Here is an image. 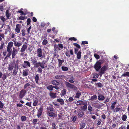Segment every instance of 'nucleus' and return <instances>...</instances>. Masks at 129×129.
<instances>
[{"label":"nucleus","instance_id":"37998d69","mask_svg":"<svg viewBox=\"0 0 129 129\" xmlns=\"http://www.w3.org/2000/svg\"><path fill=\"white\" fill-rule=\"evenodd\" d=\"M61 69L63 71H67L68 70V68L67 67L64 66H62Z\"/></svg>","mask_w":129,"mask_h":129},{"label":"nucleus","instance_id":"6e6552de","mask_svg":"<svg viewBox=\"0 0 129 129\" xmlns=\"http://www.w3.org/2000/svg\"><path fill=\"white\" fill-rule=\"evenodd\" d=\"M26 93V91L24 89H22L19 93V98L20 99H22L25 96Z\"/></svg>","mask_w":129,"mask_h":129},{"label":"nucleus","instance_id":"412c9836","mask_svg":"<svg viewBox=\"0 0 129 129\" xmlns=\"http://www.w3.org/2000/svg\"><path fill=\"white\" fill-rule=\"evenodd\" d=\"M58 61V66L59 67H60L62 65V63L64 61V59L61 60L57 58Z\"/></svg>","mask_w":129,"mask_h":129},{"label":"nucleus","instance_id":"473e14b6","mask_svg":"<svg viewBox=\"0 0 129 129\" xmlns=\"http://www.w3.org/2000/svg\"><path fill=\"white\" fill-rule=\"evenodd\" d=\"M93 104H95L94 106L98 109H100L101 107V105L96 102L94 103Z\"/></svg>","mask_w":129,"mask_h":129},{"label":"nucleus","instance_id":"2eb2a0df","mask_svg":"<svg viewBox=\"0 0 129 129\" xmlns=\"http://www.w3.org/2000/svg\"><path fill=\"white\" fill-rule=\"evenodd\" d=\"M29 70L28 69H25L23 71L22 75L24 77L27 76L28 74Z\"/></svg>","mask_w":129,"mask_h":129},{"label":"nucleus","instance_id":"ddd939ff","mask_svg":"<svg viewBox=\"0 0 129 129\" xmlns=\"http://www.w3.org/2000/svg\"><path fill=\"white\" fill-rule=\"evenodd\" d=\"M21 25L20 24H17L16 26L15 29V31L17 33H19L20 32V29L21 28Z\"/></svg>","mask_w":129,"mask_h":129},{"label":"nucleus","instance_id":"f3484780","mask_svg":"<svg viewBox=\"0 0 129 129\" xmlns=\"http://www.w3.org/2000/svg\"><path fill=\"white\" fill-rule=\"evenodd\" d=\"M48 114L49 116L53 117H55L57 116V115L53 112H48Z\"/></svg>","mask_w":129,"mask_h":129},{"label":"nucleus","instance_id":"e2e57ef3","mask_svg":"<svg viewBox=\"0 0 129 129\" xmlns=\"http://www.w3.org/2000/svg\"><path fill=\"white\" fill-rule=\"evenodd\" d=\"M22 36H25L26 35V34L25 33V31L24 29H23L22 31Z\"/></svg>","mask_w":129,"mask_h":129},{"label":"nucleus","instance_id":"c85d7f7f","mask_svg":"<svg viewBox=\"0 0 129 129\" xmlns=\"http://www.w3.org/2000/svg\"><path fill=\"white\" fill-rule=\"evenodd\" d=\"M49 95L51 98H55L56 97V93L51 92Z\"/></svg>","mask_w":129,"mask_h":129},{"label":"nucleus","instance_id":"774afa93","mask_svg":"<svg viewBox=\"0 0 129 129\" xmlns=\"http://www.w3.org/2000/svg\"><path fill=\"white\" fill-rule=\"evenodd\" d=\"M52 129H56V125L55 123H53L52 124Z\"/></svg>","mask_w":129,"mask_h":129},{"label":"nucleus","instance_id":"603ef678","mask_svg":"<svg viewBox=\"0 0 129 129\" xmlns=\"http://www.w3.org/2000/svg\"><path fill=\"white\" fill-rule=\"evenodd\" d=\"M8 53L7 55L5 57L4 59L5 60L8 57H9L11 54V53L10 52H8Z\"/></svg>","mask_w":129,"mask_h":129},{"label":"nucleus","instance_id":"a211bd4d","mask_svg":"<svg viewBox=\"0 0 129 129\" xmlns=\"http://www.w3.org/2000/svg\"><path fill=\"white\" fill-rule=\"evenodd\" d=\"M27 45L25 44H23L21 49L20 52H24L25 51L26 49L27 48Z\"/></svg>","mask_w":129,"mask_h":129},{"label":"nucleus","instance_id":"58836bf2","mask_svg":"<svg viewBox=\"0 0 129 129\" xmlns=\"http://www.w3.org/2000/svg\"><path fill=\"white\" fill-rule=\"evenodd\" d=\"M38 99L34 100V102L33 104V106H36L37 105L38 103Z\"/></svg>","mask_w":129,"mask_h":129},{"label":"nucleus","instance_id":"7ed1b4c3","mask_svg":"<svg viewBox=\"0 0 129 129\" xmlns=\"http://www.w3.org/2000/svg\"><path fill=\"white\" fill-rule=\"evenodd\" d=\"M108 67V65H105L102 67H101L100 71L99 72V74L100 76H101L107 70Z\"/></svg>","mask_w":129,"mask_h":129},{"label":"nucleus","instance_id":"0e129e2a","mask_svg":"<svg viewBox=\"0 0 129 129\" xmlns=\"http://www.w3.org/2000/svg\"><path fill=\"white\" fill-rule=\"evenodd\" d=\"M69 39L71 41L73 40L75 41H76L77 40V39L74 37L70 38Z\"/></svg>","mask_w":129,"mask_h":129},{"label":"nucleus","instance_id":"e433bc0d","mask_svg":"<svg viewBox=\"0 0 129 129\" xmlns=\"http://www.w3.org/2000/svg\"><path fill=\"white\" fill-rule=\"evenodd\" d=\"M126 76L129 77V72H125L121 75V77L122 76L126 77Z\"/></svg>","mask_w":129,"mask_h":129},{"label":"nucleus","instance_id":"4c0bfd02","mask_svg":"<svg viewBox=\"0 0 129 129\" xmlns=\"http://www.w3.org/2000/svg\"><path fill=\"white\" fill-rule=\"evenodd\" d=\"M63 77V75H57L55 76V78L56 79H61Z\"/></svg>","mask_w":129,"mask_h":129},{"label":"nucleus","instance_id":"c9c22d12","mask_svg":"<svg viewBox=\"0 0 129 129\" xmlns=\"http://www.w3.org/2000/svg\"><path fill=\"white\" fill-rule=\"evenodd\" d=\"M98 88H101L102 87V84L101 83H95L94 84Z\"/></svg>","mask_w":129,"mask_h":129},{"label":"nucleus","instance_id":"dca6fc26","mask_svg":"<svg viewBox=\"0 0 129 129\" xmlns=\"http://www.w3.org/2000/svg\"><path fill=\"white\" fill-rule=\"evenodd\" d=\"M15 64L13 63H11L9 65L8 70L10 71H12L13 68L15 67Z\"/></svg>","mask_w":129,"mask_h":129},{"label":"nucleus","instance_id":"338daca9","mask_svg":"<svg viewBox=\"0 0 129 129\" xmlns=\"http://www.w3.org/2000/svg\"><path fill=\"white\" fill-rule=\"evenodd\" d=\"M4 105V104L1 101H0V108H3Z\"/></svg>","mask_w":129,"mask_h":129},{"label":"nucleus","instance_id":"a878e982","mask_svg":"<svg viewBox=\"0 0 129 129\" xmlns=\"http://www.w3.org/2000/svg\"><path fill=\"white\" fill-rule=\"evenodd\" d=\"M57 101L58 102H59L61 105H63L64 104V100L61 98L58 99L57 100Z\"/></svg>","mask_w":129,"mask_h":129},{"label":"nucleus","instance_id":"9b49d317","mask_svg":"<svg viewBox=\"0 0 129 129\" xmlns=\"http://www.w3.org/2000/svg\"><path fill=\"white\" fill-rule=\"evenodd\" d=\"M98 98L99 100L100 101H102L105 99V97L102 94L98 93Z\"/></svg>","mask_w":129,"mask_h":129},{"label":"nucleus","instance_id":"2f4dec72","mask_svg":"<svg viewBox=\"0 0 129 129\" xmlns=\"http://www.w3.org/2000/svg\"><path fill=\"white\" fill-rule=\"evenodd\" d=\"M46 88L48 90L52 91L53 90L54 86H53L52 85H50L47 86Z\"/></svg>","mask_w":129,"mask_h":129},{"label":"nucleus","instance_id":"6ab92c4d","mask_svg":"<svg viewBox=\"0 0 129 129\" xmlns=\"http://www.w3.org/2000/svg\"><path fill=\"white\" fill-rule=\"evenodd\" d=\"M50 106L49 107L47 108V110H49L50 112H55V110L53 107V106L51 104H50Z\"/></svg>","mask_w":129,"mask_h":129},{"label":"nucleus","instance_id":"c756f323","mask_svg":"<svg viewBox=\"0 0 129 129\" xmlns=\"http://www.w3.org/2000/svg\"><path fill=\"white\" fill-rule=\"evenodd\" d=\"M81 95V93L79 91H78L76 93L75 96V97L76 98H79Z\"/></svg>","mask_w":129,"mask_h":129},{"label":"nucleus","instance_id":"c03bdc74","mask_svg":"<svg viewBox=\"0 0 129 129\" xmlns=\"http://www.w3.org/2000/svg\"><path fill=\"white\" fill-rule=\"evenodd\" d=\"M88 109L89 111L91 113V111L93 110V108L92 106L90 105H89L88 106Z\"/></svg>","mask_w":129,"mask_h":129},{"label":"nucleus","instance_id":"49530a36","mask_svg":"<svg viewBox=\"0 0 129 129\" xmlns=\"http://www.w3.org/2000/svg\"><path fill=\"white\" fill-rule=\"evenodd\" d=\"M48 42L47 40L44 39L42 42V44L43 45H45L47 44Z\"/></svg>","mask_w":129,"mask_h":129},{"label":"nucleus","instance_id":"39448f33","mask_svg":"<svg viewBox=\"0 0 129 129\" xmlns=\"http://www.w3.org/2000/svg\"><path fill=\"white\" fill-rule=\"evenodd\" d=\"M64 83L66 85V86L67 87L70 88H71L74 89H75L77 88L74 85L72 84L67 82L65 81L64 82Z\"/></svg>","mask_w":129,"mask_h":129},{"label":"nucleus","instance_id":"8fccbe9b","mask_svg":"<svg viewBox=\"0 0 129 129\" xmlns=\"http://www.w3.org/2000/svg\"><path fill=\"white\" fill-rule=\"evenodd\" d=\"M58 46L59 47V48H58V50H60V48H61V49H63V45L62 44H58Z\"/></svg>","mask_w":129,"mask_h":129},{"label":"nucleus","instance_id":"b1692460","mask_svg":"<svg viewBox=\"0 0 129 129\" xmlns=\"http://www.w3.org/2000/svg\"><path fill=\"white\" fill-rule=\"evenodd\" d=\"M51 83L53 85L55 86H58L60 84V83L56 80L52 81Z\"/></svg>","mask_w":129,"mask_h":129},{"label":"nucleus","instance_id":"6e6d98bb","mask_svg":"<svg viewBox=\"0 0 129 129\" xmlns=\"http://www.w3.org/2000/svg\"><path fill=\"white\" fill-rule=\"evenodd\" d=\"M31 22V19L30 18L28 19L27 20V25H29Z\"/></svg>","mask_w":129,"mask_h":129},{"label":"nucleus","instance_id":"393cba45","mask_svg":"<svg viewBox=\"0 0 129 129\" xmlns=\"http://www.w3.org/2000/svg\"><path fill=\"white\" fill-rule=\"evenodd\" d=\"M35 79L36 83L38 85H40V83L38 82V80L39 79V76L38 74H37L36 75Z\"/></svg>","mask_w":129,"mask_h":129},{"label":"nucleus","instance_id":"052dcab7","mask_svg":"<svg viewBox=\"0 0 129 129\" xmlns=\"http://www.w3.org/2000/svg\"><path fill=\"white\" fill-rule=\"evenodd\" d=\"M42 69V68L40 67L38 68L37 69V71L39 73H41L43 71Z\"/></svg>","mask_w":129,"mask_h":129},{"label":"nucleus","instance_id":"20e7f679","mask_svg":"<svg viewBox=\"0 0 129 129\" xmlns=\"http://www.w3.org/2000/svg\"><path fill=\"white\" fill-rule=\"evenodd\" d=\"M13 44H14V43L12 41H10L8 43L6 50L8 52H10L11 53V48L13 46Z\"/></svg>","mask_w":129,"mask_h":129},{"label":"nucleus","instance_id":"bf43d9fd","mask_svg":"<svg viewBox=\"0 0 129 129\" xmlns=\"http://www.w3.org/2000/svg\"><path fill=\"white\" fill-rule=\"evenodd\" d=\"M4 42H2L0 45V50L4 48Z\"/></svg>","mask_w":129,"mask_h":129},{"label":"nucleus","instance_id":"72a5a7b5","mask_svg":"<svg viewBox=\"0 0 129 129\" xmlns=\"http://www.w3.org/2000/svg\"><path fill=\"white\" fill-rule=\"evenodd\" d=\"M76 54H77V58L78 59H80L81 58V52L80 51H79Z\"/></svg>","mask_w":129,"mask_h":129},{"label":"nucleus","instance_id":"69168bd1","mask_svg":"<svg viewBox=\"0 0 129 129\" xmlns=\"http://www.w3.org/2000/svg\"><path fill=\"white\" fill-rule=\"evenodd\" d=\"M94 56L97 59H98L100 57V56L96 54H94Z\"/></svg>","mask_w":129,"mask_h":129},{"label":"nucleus","instance_id":"a19ab883","mask_svg":"<svg viewBox=\"0 0 129 129\" xmlns=\"http://www.w3.org/2000/svg\"><path fill=\"white\" fill-rule=\"evenodd\" d=\"M127 119V116L125 115H123L122 117V119L123 121H126Z\"/></svg>","mask_w":129,"mask_h":129},{"label":"nucleus","instance_id":"f8f14e48","mask_svg":"<svg viewBox=\"0 0 129 129\" xmlns=\"http://www.w3.org/2000/svg\"><path fill=\"white\" fill-rule=\"evenodd\" d=\"M43 111V108L42 107H40L38 110L37 116L38 118L41 116Z\"/></svg>","mask_w":129,"mask_h":129},{"label":"nucleus","instance_id":"3c124183","mask_svg":"<svg viewBox=\"0 0 129 129\" xmlns=\"http://www.w3.org/2000/svg\"><path fill=\"white\" fill-rule=\"evenodd\" d=\"M0 19L3 22L6 21L7 20L4 17L2 16H0Z\"/></svg>","mask_w":129,"mask_h":129},{"label":"nucleus","instance_id":"4468645a","mask_svg":"<svg viewBox=\"0 0 129 129\" xmlns=\"http://www.w3.org/2000/svg\"><path fill=\"white\" fill-rule=\"evenodd\" d=\"M18 68L17 66L15 65L14 69L13 72V76H15L16 75L18 72Z\"/></svg>","mask_w":129,"mask_h":129},{"label":"nucleus","instance_id":"4be33fe9","mask_svg":"<svg viewBox=\"0 0 129 129\" xmlns=\"http://www.w3.org/2000/svg\"><path fill=\"white\" fill-rule=\"evenodd\" d=\"M85 102L83 101L82 100H78L77 101V103H77L76 104V105L77 106L78 105H83L84 104V103Z\"/></svg>","mask_w":129,"mask_h":129},{"label":"nucleus","instance_id":"0eeeda50","mask_svg":"<svg viewBox=\"0 0 129 129\" xmlns=\"http://www.w3.org/2000/svg\"><path fill=\"white\" fill-rule=\"evenodd\" d=\"M76 114L78 118H81L83 116L84 113L82 111L79 109L77 110V113H76Z\"/></svg>","mask_w":129,"mask_h":129},{"label":"nucleus","instance_id":"de8ad7c7","mask_svg":"<svg viewBox=\"0 0 129 129\" xmlns=\"http://www.w3.org/2000/svg\"><path fill=\"white\" fill-rule=\"evenodd\" d=\"M73 45L75 46L78 49H80L81 47L77 43H74Z\"/></svg>","mask_w":129,"mask_h":129},{"label":"nucleus","instance_id":"f704fd0d","mask_svg":"<svg viewBox=\"0 0 129 129\" xmlns=\"http://www.w3.org/2000/svg\"><path fill=\"white\" fill-rule=\"evenodd\" d=\"M117 102V101L116 100V101L114 102L113 103H112L111 105V108L112 110L114 109L115 107V105Z\"/></svg>","mask_w":129,"mask_h":129},{"label":"nucleus","instance_id":"cd10ccee","mask_svg":"<svg viewBox=\"0 0 129 129\" xmlns=\"http://www.w3.org/2000/svg\"><path fill=\"white\" fill-rule=\"evenodd\" d=\"M5 14L7 19H9V17L11 16V14L9 13L8 10H6L5 12Z\"/></svg>","mask_w":129,"mask_h":129},{"label":"nucleus","instance_id":"1a4fd4ad","mask_svg":"<svg viewBox=\"0 0 129 129\" xmlns=\"http://www.w3.org/2000/svg\"><path fill=\"white\" fill-rule=\"evenodd\" d=\"M31 66V64L29 62L27 61H24L23 63L22 64V67L24 68L27 69L29 67Z\"/></svg>","mask_w":129,"mask_h":129},{"label":"nucleus","instance_id":"bb28decb","mask_svg":"<svg viewBox=\"0 0 129 129\" xmlns=\"http://www.w3.org/2000/svg\"><path fill=\"white\" fill-rule=\"evenodd\" d=\"M66 93V90L65 89H64L61 91L60 95L61 97L64 96Z\"/></svg>","mask_w":129,"mask_h":129},{"label":"nucleus","instance_id":"13d9d810","mask_svg":"<svg viewBox=\"0 0 129 129\" xmlns=\"http://www.w3.org/2000/svg\"><path fill=\"white\" fill-rule=\"evenodd\" d=\"M99 76V75L98 74L96 73H95L93 75V77L95 78H97Z\"/></svg>","mask_w":129,"mask_h":129},{"label":"nucleus","instance_id":"09e8293b","mask_svg":"<svg viewBox=\"0 0 129 129\" xmlns=\"http://www.w3.org/2000/svg\"><path fill=\"white\" fill-rule=\"evenodd\" d=\"M40 62H37L34 64V67L35 68H39L40 66Z\"/></svg>","mask_w":129,"mask_h":129},{"label":"nucleus","instance_id":"a18cd8bd","mask_svg":"<svg viewBox=\"0 0 129 129\" xmlns=\"http://www.w3.org/2000/svg\"><path fill=\"white\" fill-rule=\"evenodd\" d=\"M86 125V124L85 123H81L80 124V128L83 129Z\"/></svg>","mask_w":129,"mask_h":129},{"label":"nucleus","instance_id":"7c9ffc66","mask_svg":"<svg viewBox=\"0 0 129 129\" xmlns=\"http://www.w3.org/2000/svg\"><path fill=\"white\" fill-rule=\"evenodd\" d=\"M97 99V96L96 95H94L92 96L90 98V100L91 101H94Z\"/></svg>","mask_w":129,"mask_h":129},{"label":"nucleus","instance_id":"aec40b11","mask_svg":"<svg viewBox=\"0 0 129 129\" xmlns=\"http://www.w3.org/2000/svg\"><path fill=\"white\" fill-rule=\"evenodd\" d=\"M31 63L32 65H34L37 62V60L35 57H31Z\"/></svg>","mask_w":129,"mask_h":129},{"label":"nucleus","instance_id":"9d476101","mask_svg":"<svg viewBox=\"0 0 129 129\" xmlns=\"http://www.w3.org/2000/svg\"><path fill=\"white\" fill-rule=\"evenodd\" d=\"M12 41L14 42V45L16 47H19L22 45L21 42H19L16 40L13 39Z\"/></svg>","mask_w":129,"mask_h":129},{"label":"nucleus","instance_id":"423d86ee","mask_svg":"<svg viewBox=\"0 0 129 129\" xmlns=\"http://www.w3.org/2000/svg\"><path fill=\"white\" fill-rule=\"evenodd\" d=\"M18 51L17 50L15 49L14 47L13 48L12 51H11L12 58H14L17 54Z\"/></svg>","mask_w":129,"mask_h":129},{"label":"nucleus","instance_id":"4d7b16f0","mask_svg":"<svg viewBox=\"0 0 129 129\" xmlns=\"http://www.w3.org/2000/svg\"><path fill=\"white\" fill-rule=\"evenodd\" d=\"M37 122V120L36 119H34L33 120V124L35 125Z\"/></svg>","mask_w":129,"mask_h":129},{"label":"nucleus","instance_id":"680f3d73","mask_svg":"<svg viewBox=\"0 0 129 129\" xmlns=\"http://www.w3.org/2000/svg\"><path fill=\"white\" fill-rule=\"evenodd\" d=\"M109 98H106V99L105 100L104 103H105L106 104V105L107 106H108V105H107V103L108 102H109Z\"/></svg>","mask_w":129,"mask_h":129},{"label":"nucleus","instance_id":"ea45409f","mask_svg":"<svg viewBox=\"0 0 129 129\" xmlns=\"http://www.w3.org/2000/svg\"><path fill=\"white\" fill-rule=\"evenodd\" d=\"M21 119L22 121H25L26 119V117L25 116H21Z\"/></svg>","mask_w":129,"mask_h":129},{"label":"nucleus","instance_id":"5701e85b","mask_svg":"<svg viewBox=\"0 0 129 129\" xmlns=\"http://www.w3.org/2000/svg\"><path fill=\"white\" fill-rule=\"evenodd\" d=\"M84 104L83 106H81V108L84 111H85L87 108V103L86 102H85L84 103Z\"/></svg>","mask_w":129,"mask_h":129},{"label":"nucleus","instance_id":"864d4df0","mask_svg":"<svg viewBox=\"0 0 129 129\" xmlns=\"http://www.w3.org/2000/svg\"><path fill=\"white\" fill-rule=\"evenodd\" d=\"M18 12L21 13V15H26V14H27V13L26 12V13H24L23 12V11L22 10H19L18 11Z\"/></svg>","mask_w":129,"mask_h":129},{"label":"nucleus","instance_id":"f03ea898","mask_svg":"<svg viewBox=\"0 0 129 129\" xmlns=\"http://www.w3.org/2000/svg\"><path fill=\"white\" fill-rule=\"evenodd\" d=\"M37 56L39 58H40V59L44 58V55H42L43 51L42 49L40 48H38L37 51Z\"/></svg>","mask_w":129,"mask_h":129},{"label":"nucleus","instance_id":"f257e3e1","mask_svg":"<svg viewBox=\"0 0 129 129\" xmlns=\"http://www.w3.org/2000/svg\"><path fill=\"white\" fill-rule=\"evenodd\" d=\"M104 60L100 59L97 61L94 66V68L96 71H98L101 68V65L104 62Z\"/></svg>","mask_w":129,"mask_h":129},{"label":"nucleus","instance_id":"79ce46f5","mask_svg":"<svg viewBox=\"0 0 129 129\" xmlns=\"http://www.w3.org/2000/svg\"><path fill=\"white\" fill-rule=\"evenodd\" d=\"M71 119L72 121L73 122H75L76 121L77 119V116L76 115L74 116H72L71 117Z\"/></svg>","mask_w":129,"mask_h":129},{"label":"nucleus","instance_id":"5fc2aeb1","mask_svg":"<svg viewBox=\"0 0 129 129\" xmlns=\"http://www.w3.org/2000/svg\"><path fill=\"white\" fill-rule=\"evenodd\" d=\"M30 86V84L29 83H27L25 84L24 86V89H25L26 88Z\"/></svg>","mask_w":129,"mask_h":129}]
</instances>
